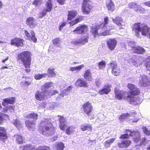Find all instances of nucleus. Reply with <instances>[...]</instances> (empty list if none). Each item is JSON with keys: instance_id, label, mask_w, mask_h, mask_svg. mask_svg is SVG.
<instances>
[{"instance_id": "obj_43", "label": "nucleus", "mask_w": 150, "mask_h": 150, "mask_svg": "<svg viewBox=\"0 0 150 150\" xmlns=\"http://www.w3.org/2000/svg\"><path fill=\"white\" fill-rule=\"evenodd\" d=\"M55 146L57 150H63L64 144L62 142L56 144Z\"/></svg>"}, {"instance_id": "obj_59", "label": "nucleus", "mask_w": 150, "mask_h": 150, "mask_svg": "<svg viewBox=\"0 0 150 150\" xmlns=\"http://www.w3.org/2000/svg\"><path fill=\"white\" fill-rule=\"evenodd\" d=\"M0 111L3 112H6L7 111V109L6 108H2L1 106V104L0 103Z\"/></svg>"}, {"instance_id": "obj_48", "label": "nucleus", "mask_w": 150, "mask_h": 150, "mask_svg": "<svg viewBox=\"0 0 150 150\" xmlns=\"http://www.w3.org/2000/svg\"><path fill=\"white\" fill-rule=\"evenodd\" d=\"M43 0H35L33 4L35 6H38L41 3H43Z\"/></svg>"}, {"instance_id": "obj_25", "label": "nucleus", "mask_w": 150, "mask_h": 150, "mask_svg": "<svg viewBox=\"0 0 150 150\" xmlns=\"http://www.w3.org/2000/svg\"><path fill=\"white\" fill-rule=\"evenodd\" d=\"M106 5L109 11L112 12L114 10L115 6L114 3L112 0H107Z\"/></svg>"}, {"instance_id": "obj_11", "label": "nucleus", "mask_w": 150, "mask_h": 150, "mask_svg": "<svg viewBox=\"0 0 150 150\" xmlns=\"http://www.w3.org/2000/svg\"><path fill=\"white\" fill-rule=\"evenodd\" d=\"M83 107L84 112L88 116H89L93 110L91 104L89 102H87L83 105Z\"/></svg>"}, {"instance_id": "obj_40", "label": "nucleus", "mask_w": 150, "mask_h": 150, "mask_svg": "<svg viewBox=\"0 0 150 150\" xmlns=\"http://www.w3.org/2000/svg\"><path fill=\"white\" fill-rule=\"evenodd\" d=\"M14 137L16 139L17 142L19 144H22L23 143V138L20 135H15Z\"/></svg>"}, {"instance_id": "obj_31", "label": "nucleus", "mask_w": 150, "mask_h": 150, "mask_svg": "<svg viewBox=\"0 0 150 150\" xmlns=\"http://www.w3.org/2000/svg\"><path fill=\"white\" fill-rule=\"evenodd\" d=\"M75 127L73 126L67 127L65 130V133L68 135L72 134L75 131Z\"/></svg>"}, {"instance_id": "obj_44", "label": "nucleus", "mask_w": 150, "mask_h": 150, "mask_svg": "<svg viewBox=\"0 0 150 150\" xmlns=\"http://www.w3.org/2000/svg\"><path fill=\"white\" fill-rule=\"evenodd\" d=\"M13 124L18 128L22 127V125L21 123L18 119H16L13 122Z\"/></svg>"}, {"instance_id": "obj_8", "label": "nucleus", "mask_w": 150, "mask_h": 150, "mask_svg": "<svg viewBox=\"0 0 150 150\" xmlns=\"http://www.w3.org/2000/svg\"><path fill=\"white\" fill-rule=\"evenodd\" d=\"M58 93V92L57 91L54 90L52 91L50 93H47L46 92H44L42 91H38L36 92L35 97L37 100H42L45 99V96H51Z\"/></svg>"}, {"instance_id": "obj_41", "label": "nucleus", "mask_w": 150, "mask_h": 150, "mask_svg": "<svg viewBox=\"0 0 150 150\" xmlns=\"http://www.w3.org/2000/svg\"><path fill=\"white\" fill-rule=\"evenodd\" d=\"M47 75V74L46 73L35 74L34 75V78L36 80H40L42 78L46 77Z\"/></svg>"}, {"instance_id": "obj_5", "label": "nucleus", "mask_w": 150, "mask_h": 150, "mask_svg": "<svg viewBox=\"0 0 150 150\" xmlns=\"http://www.w3.org/2000/svg\"><path fill=\"white\" fill-rule=\"evenodd\" d=\"M31 53L25 51L18 54L17 59L19 62H22L26 68H30L31 64Z\"/></svg>"}, {"instance_id": "obj_22", "label": "nucleus", "mask_w": 150, "mask_h": 150, "mask_svg": "<svg viewBox=\"0 0 150 150\" xmlns=\"http://www.w3.org/2000/svg\"><path fill=\"white\" fill-rule=\"evenodd\" d=\"M131 143V141L129 140H122L120 142L118 143L117 146L120 148H126L130 145Z\"/></svg>"}, {"instance_id": "obj_57", "label": "nucleus", "mask_w": 150, "mask_h": 150, "mask_svg": "<svg viewBox=\"0 0 150 150\" xmlns=\"http://www.w3.org/2000/svg\"><path fill=\"white\" fill-rule=\"evenodd\" d=\"M5 115H6L1 113H0V124L2 122L4 118V117Z\"/></svg>"}, {"instance_id": "obj_32", "label": "nucleus", "mask_w": 150, "mask_h": 150, "mask_svg": "<svg viewBox=\"0 0 150 150\" xmlns=\"http://www.w3.org/2000/svg\"><path fill=\"white\" fill-rule=\"evenodd\" d=\"M81 130L82 131H85L86 130L88 131L92 130V126L91 125L88 124H84L80 126Z\"/></svg>"}, {"instance_id": "obj_53", "label": "nucleus", "mask_w": 150, "mask_h": 150, "mask_svg": "<svg viewBox=\"0 0 150 150\" xmlns=\"http://www.w3.org/2000/svg\"><path fill=\"white\" fill-rule=\"evenodd\" d=\"M129 45L130 46L131 48H132V50L134 48L136 47L135 46V43L133 41L129 40L128 41Z\"/></svg>"}, {"instance_id": "obj_50", "label": "nucleus", "mask_w": 150, "mask_h": 150, "mask_svg": "<svg viewBox=\"0 0 150 150\" xmlns=\"http://www.w3.org/2000/svg\"><path fill=\"white\" fill-rule=\"evenodd\" d=\"M145 11V9L144 8L139 5L138 7H137V9H136V11L140 13H142L144 12Z\"/></svg>"}, {"instance_id": "obj_61", "label": "nucleus", "mask_w": 150, "mask_h": 150, "mask_svg": "<svg viewBox=\"0 0 150 150\" xmlns=\"http://www.w3.org/2000/svg\"><path fill=\"white\" fill-rule=\"evenodd\" d=\"M14 107H15L14 106H10L8 108L11 112H13L14 111Z\"/></svg>"}, {"instance_id": "obj_4", "label": "nucleus", "mask_w": 150, "mask_h": 150, "mask_svg": "<svg viewBox=\"0 0 150 150\" xmlns=\"http://www.w3.org/2000/svg\"><path fill=\"white\" fill-rule=\"evenodd\" d=\"M115 96L117 98L119 99H121L123 98L127 99V100H129V103L131 104L134 105H138L140 103L141 101V100H140L139 97H137V98L131 96L130 95H127V93H125L120 91L118 90L116 91L115 90Z\"/></svg>"}, {"instance_id": "obj_2", "label": "nucleus", "mask_w": 150, "mask_h": 150, "mask_svg": "<svg viewBox=\"0 0 150 150\" xmlns=\"http://www.w3.org/2000/svg\"><path fill=\"white\" fill-rule=\"evenodd\" d=\"M39 131L40 134L46 136H51L54 134L55 127L51 122L50 118H44L40 122L39 125Z\"/></svg>"}, {"instance_id": "obj_19", "label": "nucleus", "mask_w": 150, "mask_h": 150, "mask_svg": "<svg viewBox=\"0 0 150 150\" xmlns=\"http://www.w3.org/2000/svg\"><path fill=\"white\" fill-rule=\"evenodd\" d=\"M89 37L88 35L84 36L80 38L78 40H75L74 41L75 44H78L83 45L88 42Z\"/></svg>"}, {"instance_id": "obj_7", "label": "nucleus", "mask_w": 150, "mask_h": 150, "mask_svg": "<svg viewBox=\"0 0 150 150\" xmlns=\"http://www.w3.org/2000/svg\"><path fill=\"white\" fill-rule=\"evenodd\" d=\"M145 66L147 73L150 75V58L146 63ZM140 76L139 77L140 79L139 81L140 84L144 86H150V76L142 74H140Z\"/></svg>"}, {"instance_id": "obj_35", "label": "nucleus", "mask_w": 150, "mask_h": 150, "mask_svg": "<svg viewBox=\"0 0 150 150\" xmlns=\"http://www.w3.org/2000/svg\"><path fill=\"white\" fill-rule=\"evenodd\" d=\"M77 12L75 10H72L69 11L68 16V20L71 21L76 15Z\"/></svg>"}, {"instance_id": "obj_60", "label": "nucleus", "mask_w": 150, "mask_h": 150, "mask_svg": "<svg viewBox=\"0 0 150 150\" xmlns=\"http://www.w3.org/2000/svg\"><path fill=\"white\" fill-rule=\"evenodd\" d=\"M57 1L60 4L63 5L64 4L65 0H57Z\"/></svg>"}, {"instance_id": "obj_21", "label": "nucleus", "mask_w": 150, "mask_h": 150, "mask_svg": "<svg viewBox=\"0 0 150 150\" xmlns=\"http://www.w3.org/2000/svg\"><path fill=\"white\" fill-rule=\"evenodd\" d=\"M111 85L110 84L105 85L104 87L99 91V93L101 95L107 94L111 91Z\"/></svg>"}, {"instance_id": "obj_54", "label": "nucleus", "mask_w": 150, "mask_h": 150, "mask_svg": "<svg viewBox=\"0 0 150 150\" xmlns=\"http://www.w3.org/2000/svg\"><path fill=\"white\" fill-rule=\"evenodd\" d=\"M46 106H47V108L50 110L54 108V103H49L48 104H46Z\"/></svg>"}, {"instance_id": "obj_52", "label": "nucleus", "mask_w": 150, "mask_h": 150, "mask_svg": "<svg viewBox=\"0 0 150 150\" xmlns=\"http://www.w3.org/2000/svg\"><path fill=\"white\" fill-rule=\"evenodd\" d=\"M105 66V64L104 62L102 61L98 63V67L100 69H103Z\"/></svg>"}, {"instance_id": "obj_9", "label": "nucleus", "mask_w": 150, "mask_h": 150, "mask_svg": "<svg viewBox=\"0 0 150 150\" xmlns=\"http://www.w3.org/2000/svg\"><path fill=\"white\" fill-rule=\"evenodd\" d=\"M91 2L88 0H84L83 3L82 10L86 14H88L92 9Z\"/></svg>"}, {"instance_id": "obj_14", "label": "nucleus", "mask_w": 150, "mask_h": 150, "mask_svg": "<svg viewBox=\"0 0 150 150\" xmlns=\"http://www.w3.org/2000/svg\"><path fill=\"white\" fill-rule=\"evenodd\" d=\"M127 86L130 90L129 92L131 95H135L139 94L140 93L139 90L134 85L129 83Z\"/></svg>"}, {"instance_id": "obj_6", "label": "nucleus", "mask_w": 150, "mask_h": 150, "mask_svg": "<svg viewBox=\"0 0 150 150\" xmlns=\"http://www.w3.org/2000/svg\"><path fill=\"white\" fill-rule=\"evenodd\" d=\"M38 116V115L34 112L25 116V117L28 119L25 121V125L29 130L33 131L35 128V122Z\"/></svg>"}, {"instance_id": "obj_56", "label": "nucleus", "mask_w": 150, "mask_h": 150, "mask_svg": "<svg viewBox=\"0 0 150 150\" xmlns=\"http://www.w3.org/2000/svg\"><path fill=\"white\" fill-rule=\"evenodd\" d=\"M32 81H25L23 83V84L24 85L26 86H28L31 85Z\"/></svg>"}, {"instance_id": "obj_29", "label": "nucleus", "mask_w": 150, "mask_h": 150, "mask_svg": "<svg viewBox=\"0 0 150 150\" xmlns=\"http://www.w3.org/2000/svg\"><path fill=\"white\" fill-rule=\"evenodd\" d=\"M83 75L84 78L86 80L89 81L91 80V73L90 70L88 69L86 70Z\"/></svg>"}, {"instance_id": "obj_16", "label": "nucleus", "mask_w": 150, "mask_h": 150, "mask_svg": "<svg viewBox=\"0 0 150 150\" xmlns=\"http://www.w3.org/2000/svg\"><path fill=\"white\" fill-rule=\"evenodd\" d=\"M87 30V27L86 25H80L77 27L73 31L74 33L79 34H82L84 33Z\"/></svg>"}, {"instance_id": "obj_47", "label": "nucleus", "mask_w": 150, "mask_h": 150, "mask_svg": "<svg viewBox=\"0 0 150 150\" xmlns=\"http://www.w3.org/2000/svg\"><path fill=\"white\" fill-rule=\"evenodd\" d=\"M147 141H146V139L145 137L143 138L140 141V144L139 145H139H137L136 146V147L137 148L139 146H141L142 145H145L147 143Z\"/></svg>"}, {"instance_id": "obj_58", "label": "nucleus", "mask_w": 150, "mask_h": 150, "mask_svg": "<svg viewBox=\"0 0 150 150\" xmlns=\"http://www.w3.org/2000/svg\"><path fill=\"white\" fill-rule=\"evenodd\" d=\"M84 65L83 64H81L78 66L76 67V71H79L82 68L84 67Z\"/></svg>"}, {"instance_id": "obj_45", "label": "nucleus", "mask_w": 150, "mask_h": 150, "mask_svg": "<svg viewBox=\"0 0 150 150\" xmlns=\"http://www.w3.org/2000/svg\"><path fill=\"white\" fill-rule=\"evenodd\" d=\"M135 135L136 136L133 138V139L134 142L137 143L139 141L140 136L139 134V133L138 132H137L136 133V134H135Z\"/></svg>"}, {"instance_id": "obj_12", "label": "nucleus", "mask_w": 150, "mask_h": 150, "mask_svg": "<svg viewBox=\"0 0 150 150\" xmlns=\"http://www.w3.org/2000/svg\"><path fill=\"white\" fill-rule=\"evenodd\" d=\"M58 119L59 122V126L60 129L62 130H64L67 127L66 119L63 116L58 115Z\"/></svg>"}, {"instance_id": "obj_20", "label": "nucleus", "mask_w": 150, "mask_h": 150, "mask_svg": "<svg viewBox=\"0 0 150 150\" xmlns=\"http://www.w3.org/2000/svg\"><path fill=\"white\" fill-rule=\"evenodd\" d=\"M5 129L1 127H0V140L4 141L7 138V134Z\"/></svg>"}, {"instance_id": "obj_27", "label": "nucleus", "mask_w": 150, "mask_h": 150, "mask_svg": "<svg viewBox=\"0 0 150 150\" xmlns=\"http://www.w3.org/2000/svg\"><path fill=\"white\" fill-rule=\"evenodd\" d=\"M137 132H131L129 130H127L126 134H125L122 135L120 137V139H126L129 136H132L133 135L136 134Z\"/></svg>"}, {"instance_id": "obj_33", "label": "nucleus", "mask_w": 150, "mask_h": 150, "mask_svg": "<svg viewBox=\"0 0 150 150\" xmlns=\"http://www.w3.org/2000/svg\"><path fill=\"white\" fill-rule=\"evenodd\" d=\"M71 89V86H69L67 88L64 89L62 93L59 94L58 98H59V99H61L63 97L64 95L68 94L70 92Z\"/></svg>"}, {"instance_id": "obj_38", "label": "nucleus", "mask_w": 150, "mask_h": 150, "mask_svg": "<svg viewBox=\"0 0 150 150\" xmlns=\"http://www.w3.org/2000/svg\"><path fill=\"white\" fill-rule=\"evenodd\" d=\"M83 17L82 16H79L78 17L76 18L75 20L72 21L70 23V25L71 26H73L75 24L77 23L78 22H80L83 19Z\"/></svg>"}, {"instance_id": "obj_24", "label": "nucleus", "mask_w": 150, "mask_h": 150, "mask_svg": "<svg viewBox=\"0 0 150 150\" xmlns=\"http://www.w3.org/2000/svg\"><path fill=\"white\" fill-rule=\"evenodd\" d=\"M75 85L76 86H79L80 87H86L87 86V83L86 81L83 79H78L76 82L75 83Z\"/></svg>"}, {"instance_id": "obj_62", "label": "nucleus", "mask_w": 150, "mask_h": 150, "mask_svg": "<svg viewBox=\"0 0 150 150\" xmlns=\"http://www.w3.org/2000/svg\"><path fill=\"white\" fill-rule=\"evenodd\" d=\"M60 24H61L60 25V26L59 27V30H61V29L62 28L64 27L65 25L66 24V23L65 22H63L62 23H60Z\"/></svg>"}, {"instance_id": "obj_46", "label": "nucleus", "mask_w": 150, "mask_h": 150, "mask_svg": "<svg viewBox=\"0 0 150 150\" xmlns=\"http://www.w3.org/2000/svg\"><path fill=\"white\" fill-rule=\"evenodd\" d=\"M132 114L131 112L130 113H125L122 114L119 117L120 119L122 120L125 119L126 117H129L131 116Z\"/></svg>"}, {"instance_id": "obj_64", "label": "nucleus", "mask_w": 150, "mask_h": 150, "mask_svg": "<svg viewBox=\"0 0 150 150\" xmlns=\"http://www.w3.org/2000/svg\"><path fill=\"white\" fill-rule=\"evenodd\" d=\"M101 84V83L100 81H97L96 82V85L97 87L99 86Z\"/></svg>"}, {"instance_id": "obj_26", "label": "nucleus", "mask_w": 150, "mask_h": 150, "mask_svg": "<svg viewBox=\"0 0 150 150\" xmlns=\"http://www.w3.org/2000/svg\"><path fill=\"white\" fill-rule=\"evenodd\" d=\"M53 84V83L51 82H49L45 83L41 87L42 90L43 91L46 92L47 93H51V91L50 92H49L47 90L52 86Z\"/></svg>"}, {"instance_id": "obj_55", "label": "nucleus", "mask_w": 150, "mask_h": 150, "mask_svg": "<svg viewBox=\"0 0 150 150\" xmlns=\"http://www.w3.org/2000/svg\"><path fill=\"white\" fill-rule=\"evenodd\" d=\"M143 132L145 134L147 135H150V132H149L146 127L143 128Z\"/></svg>"}, {"instance_id": "obj_63", "label": "nucleus", "mask_w": 150, "mask_h": 150, "mask_svg": "<svg viewBox=\"0 0 150 150\" xmlns=\"http://www.w3.org/2000/svg\"><path fill=\"white\" fill-rule=\"evenodd\" d=\"M144 4L146 6L150 7V1L145 2Z\"/></svg>"}, {"instance_id": "obj_17", "label": "nucleus", "mask_w": 150, "mask_h": 150, "mask_svg": "<svg viewBox=\"0 0 150 150\" xmlns=\"http://www.w3.org/2000/svg\"><path fill=\"white\" fill-rule=\"evenodd\" d=\"M24 33L28 40H31L34 42H36L37 39L35 37V33L33 30H31L30 34L26 30H25Z\"/></svg>"}, {"instance_id": "obj_1", "label": "nucleus", "mask_w": 150, "mask_h": 150, "mask_svg": "<svg viewBox=\"0 0 150 150\" xmlns=\"http://www.w3.org/2000/svg\"><path fill=\"white\" fill-rule=\"evenodd\" d=\"M108 19L107 17L104 18V23L100 25L93 26L91 27V32L96 38L97 35L100 36L110 35L111 33L110 31L113 28V27L108 23Z\"/></svg>"}, {"instance_id": "obj_37", "label": "nucleus", "mask_w": 150, "mask_h": 150, "mask_svg": "<svg viewBox=\"0 0 150 150\" xmlns=\"http://www.w3.org/2000/svg\"><path fill=\"white\" fill-rule=\"evenodd\" d=\"M45 6L46 7V11L47 12H50L51 11L53 7V5L51 3V0H48L46 2Z\"/></svg>"}, {"instance_id": "obj_18", "label": "nucleus", "mask_w": 150, "mask_h": 150, "mask_svg": "<svg viewBox=\"0 0 150 150\" xmlns=\"http://www.w3.org/2000/svg\"><path fill=\"white\" fill-rule=\"evenodd\" d=\"M117 41L114 39H110L107 41L109 49L111 50H113L117 45Z\"/></svg>"}, {"instance_id": "obj_23", "label": "nucleus", "mask_w": 150, "mask_h": 150, "mask_svg": "<svg viewBox=\"0 0 150 150\" xmlns=\"http://www.w3.org/2000/svg\"><path fill=\"white\" fill-rule=\"evenodd\" d=\"M11 44L12 45H14L18 47L20 46H22L23 45L22 40L18 38L12 39L11 40Z\"/></svg>"}, {"instance_id": "obj_15", "label": "nucleus", "mask_w": 150, "mask_h": 150, "mask_svg": "<svg viewBox=\"0 0 150 150\" xmlns=\"http://www.w3.org/2000/svg\"><path fill=\"white\" fill-rule=\"evenodd\" d=\"M26 23L27 25L31 28H34L37 24L36 20L31 17L27 18Z\"/></svg>"}, {"instance_id": "obj_51", "label": "nucleus", "mask_w": 150, "mask_h": 150, "mask_svg": "<svg viewBox=\"0 0 150 150\" xmlns=\"http://www.w3.org/2000/svg\"><path fill=\"white\" fill-rule=\"evenodd\" d=\"M49 147L47 146H39L36 150H50Z\"/></svg>"}, {"instance_id": "obj_30", "label": "nucleus", "mask_w": 150, "mask_h": 150, "mask_svg": "<svg viewBox=\"0 0 150 150\" xmlns=\"http://www.w3.org/2000/svg\"><path fill=\"white\" fill-rule=\"evenodd\" d=\"M116 139V138H112L109 139L106 141L104 143L103 145L105 148H108L110 146V145L112 144Z\"/></svg>"}, {"instance_id": "obj_34", "label": "nucleus", "mask_w": 150, "mask_h": 150, "mask_svg": "<svg viewBox=\"0 0 150 150\" xmlns=\"http://www.w3.org/2000/svg\"><path fill=\"white\" fill-rule=\"evenodd\" d=\"M15 100V98L14 97L5 99L3 100L4 102L2 103V104L4 106L6 107V103L13 104Z\"/></svg>"}, {"instance_id": "obj_36", "label": "nucleus", "mask_w": 150, "mask_h": 150, "mask_svg": "<svg viewBox=\"0 0 150 150\" xmlns=\"http://www.w3.org/2000/svg\"><path fill=\"white\" fill-rule=\"evenodd\" d=\"M20 148L22 150H34V148L33 146L30 144H27L25 146H21Z\"/></svg>"}, {"instance_id": "obj_49", "label": "nucleus", "mask_w": 150, "mask_h": 150, "mask_svg": "<svg viewBox=\"0 0 150 150\" xmlns=\"http://www.w3.org/2000/svg\"><path fill=\"white\" fill-rule=\"evenodd\" d=\"M59 41L60 40L58 38H56L52 40L53 44L57 46H59Z\"/></svg>"}, {"instance_id": "obj_3", "label": "nucleus", "mask_w": 150, "mask_h": 150, "mask_svg": "<svg viewBox=\"0 0 150 150\" xmlns=\"http://www.w3.org/2000/svg\"><path fill=\"white\" fill-rule=\"evenodd\" d=\"M132 30L133 33L138 37L141 36L140 32L144 36L150 35L149 28L144 23H137L134 24L132 27Z\"/></svg>"}, {"instance_id": "obj_13", "label": "nucleus", "mask_w": 150, "mask_h": 150, "mask_svg": "<svg viewBox=\"0 0 150 150\" xmlns=\"http://www.w3.org/2000/svg\"><path fill=\"white\" fill-rule=\"evenodd\" d=\"M112 19L114 22L118 25L120 28L123 29L125 28V23L120 17L117 16L115 18H112Z\"/></svg>"}, {"instance_id": "obj_28", "label": "nucleus", "mask_w": 150, "mask_h": 150, "mask_svg": "<svg viewBox=\"0 0 150 150\" xmlns=\"http://www.w3.org/2000/svg\"><path fill=\"white\" fill-rule=\"evenodd\" d=\"M132 50L134 53L140 54H143L145 51L144 49L140 46L135 47Z\"/></svg>"}, {"instance_id": "obj_39", "label": "nucleus", "mask_w": 150, "mask_h": 150, "mask_svg": "<svg viewBox=\"0 0 150 150\" xmlns=\"http://www.w3.org/2000/svg\"><path fill=\"white\" fill-rule=\"evenodd\" d=\"M54 69L52 67H50L47 70V75L49 77H53L55 76L56 75L54 71Z\"/></svg>"}, {"instance_id": "obj_42", "label": "nucleus", "mask_w": 150, "mask_h": 150, "mask_svg": "<svg viewBox=\"0 0 150 150\" xmlns=\"http://www.w3.org/2000/svg\"><path fill=\"white\" fill-rule=\"evenodd\" d=\"M139 5L137 4L135 2H131L130 3L128 4V7L129 8H132L134 9L136 11V9H137Z\"/></svg>"}, {"instance_id": "obj_10", "label": "nucleus", "mask_w": 150, "mask_h": 150, "mask_svg": "<svg viewBox=\"0 0 150 150\" xmlns=\"http://www.w3.org/2000/svg\"><path fill=\"white\" fill-rule=\"evenodd\" d=\"M110 68L112 69V73L115 76H117L120 72V70L117 68V64L115 62L113 61L110 64H108Z\"/></svg>"}]
</instances>
